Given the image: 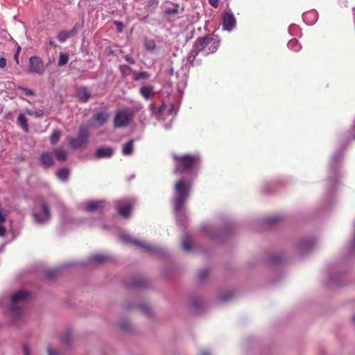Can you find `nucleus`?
Here are the masks:
<instances>
[{
	"mask_svg": "<svg viewBox=\"0 0 355 355\" xmlns=\"http://www.w3.org/2000/svg\"><path fill=\"white\" fill-rule=\"evenodd\" d=\"M191 186L192 182L185 178L180 179L175 184L173 209L176 216L177 223L179 225H184L187 223V218L184 214V207L189 198Z\"/></svg>",
	"mask_w": 355,
	"mask_h": 355,
	"instance_id": "1",
	"label": "nucleus"
},
{
	"mask_svg": "<svg viewBox=\"0 0 355 355\" xmlns=\"http://www.w3.org/2000/svg\"><path fill=\"white\" fill-rule=\"evenodd\" d=\"M176 162L175 171L184 173L195 169L200 164V159L198 155L186 154L182 156L174 155Z\"/></svg>",
	"mask_w": 355,
	"mask_h": 355,
	"instance_id": "2",
	"label": "nucleus"
},
{
	"mask_svg": "<svg viewBox=\"0 0 355 355\" xmlns=\"http://www.w3.org/2000/svg\"><path fill=\"white\" fill-rule=\"evenodd\" d=\"M29 297L30 293L24 291H19L11 296L9 309L14 318L17 319L22 315V305Z\"/></svg>",
	"mask_w": 355,
	"mask_h": 355,
	"instance_id": "3",
	"label": "nucleus"
},
{
	"mask_svg": "<svg viewBox=\"0 0 355 355\" xmlns=\"http://www.w3.org/2000/svg\"><path fill=\"white\" fill-rule=\"evenodd\" d=\"M220 40L217 35H208L205 37L199 38L195 42V48L198 51H202L204 55L216 51L219 46Z\"/></svg>",
	"mask_w": 355,
	"mask_h": 355,
	"instance_id": "4",
	"label": "nucleus"
},
{
	"mask_svg": "<svg viewBox=\"0 0 355 355\" xmlns=\"http://www.w3.org/2000/svg\"><path fill=\"white\" fill-rule=\"evenodd\" d=\"M120 239L123 243H132L146 252L155 253L159 255H164L166 254V251L164 248L133 239L130 235L126 234H121Z\"/></svg>",
	"mask_w": 355,
	"mask_h": 355,
	"instance_id": "5",
	"label": "nucleus"
},
{
	"mask_svg": "<svg viewBox=\"0 0 355 355\" xmlns=\"http://www.w3.org/2000/svg\"><path fill=\"white\" fill-rule=\"evenodd\" d=\"M33 218L37 224H44L50 220L49 209L44 201L42 200L40 205L33 212Z\"/></svg>",
	"mask_w": 355,
	"mask_h": 355,
	"instance_id": "6",
	"label": "nucleus"
},
{
	"mask_svg": "<svg viewBox=\"0 0 355 355\" xmlns=\"http://www.w3.org/2000/svg\"><path fill=\"white\" fill-rule=\"evenodd\" d=\"M89 132L85 125H81L78 135L76 137H69V141L71 148H78L86 144L89 140Z\"/></svg>",
	"mask_w": 355,
	"mask_h": 355,
	"instance_id": "7",
	"label": "nucleus"
},
{
	"mask_svg": "<svg viewBox=\"0 0 355 355\" xmlns=\"http://www.w3.org/2000/svg\"><path fill=\"white\" fill-rule=\"evenodd\" d=\"M134 117V113L130 110H121L116 113L114 125L116 128H123L128 125Z\"/></svg>",
	"mask_w": 355,
	"mask_h": 355,
	"instance_id": "8",
	"label": "nucleus"
},
{
	"mask_svg": "<svg viewBox=\"0 0 355 355\" xmlns=\"http://www.w3.org/2000/svg\"><path fill=\"white\" fill-rule=\"evenodd\" d=\"M135 203V200L132 198H124L116 202V208L123 218H127L129 217Z\"/></svg>",
	"mask_w": 355,
	"mask_h": 355,
	"instance_id": "9",
	"label": "nucleus"
},
{
	"mask_svg": "<svg viewBox=\"0 0 355 355\" xmlns=\"http://www.w3.org/2000/svg\"><path fill=\"white\" fill-rule=\"evenodd\" d=\"M236 24V17L230 8H227L222 14L223 29L227 31H231Z\"/></svg>",
	"mask_w": 355,
	"mask_h": 355,
	"instance_id": "10",
	"label": "nucleus"
},
{
	"mask_svg": "<svg viewBox=\"0 0 355 355\" xmlns=\"http://www.w3.org/2000/svg\"><path fill=\"white\" fill-rule=\"evenodd\" d=\"M45 67L42 60L37 56H32L29 59V69L31 73L42 74L44 72Z\"/></svg>",
	"mask_w": 355,
	"mask_h": 355,
	"instance_id": "11",
	"label": "nucleus"
},
{
	"mask_svg": "<svg viewBox=\"0 0 355 355\" xmlns=\"http://www.w3.org/2000/svg\"><path fill=\"white\" fill-rule=\"evenodd\" d=\"M108 119V114L105 112H100L92 116L89 120L91 126L98 128L103 125Z\"/></svg>",
	"mask_w": 355,
	"mask_h": 355,
	"instance_id": "12",
	"label": "nucleus"
},
{
	"mask_svg": "<svg viewBox=\"0 0 355 355\" xmlns=\"http://www.w3.org/2000/svg\"><path fill=\"white\" fill-rule=\"evenodd\" d=\"M177 107L173 103H170L168 105L164 104L159 107L157 112V115L158 116H162L165 114L175 115L177 113Z\"/></svg>",
	"mask_w": 355,
	"mask_h": 355,
	"instance_id": "13",
	"label": "nucleus"
},
{
	"mask_svg": "<svg viewBox=\"0 0 355 355\" xmlns=\"http://www.w3.org/2000/svg\"><path fill=\"white\" fill-rule=\"evenodd\" d=\"M105 206L104 201L102 200H91L85 203L84 209L87 211H94L101 209Z\"/></svg>",
	"mask_w": 355,
	"mask_h": 355,
	"instance_id": "14",
	"label": "nucleus"
},
{
	"mask_svg": "<svg viewBox=\"0 0 355 355\" xmlns=\"http://www.w3.org/2000/svg\"><path fill=\"white\" fill-rule=\"evenodd\" d=\"M78 33V25L76 24L69 31H61L58 35V40L60 42H64L68 38L73 37Z\"/></svg>",
	"mask_w": 355,
	"mask_h": 355,
	"instance_id": "15",
	"label": "nucleus"
},
{
	"mask_svg": "<svg viewBox=\"0 0 355 355\" xmlns=\"http://www.w3.org/2000/svg\"><path fill=\"white\" fill-rule=\"evenodd\" d=\"M113 155V150L109 147H102L96 149L95 155L98 158H109Z\"/></svg>",
	"mask_w": 355,
	"mask_h": 355,
	"instance_id": "16",
	"label": "nucleus"
},
{
	"mask_svg": "<svg viewBox=\"0 0 355 355\" xmlns=\"http://www.w3.org/2000/svg\"><path fill=\"white\" fill-rule=\"evenodd\" d=\"M40 161L42 164L47 168L50 167L53 164V158L51 153L46 152L41 155Z\"/></svg>",
	"mask_w": 355,
	"mask_h": 355,
	"instance_id": "17",
	"label": "nucleus"
},
{
	"mask_svg": "<svg viewBox=\"0 0 355 355\" xmlns=\"http://www.w3.org/2000/svg\"><path fill=\"white\" fill-rule=\"evenodd\" d=\"M140 94L146 100L150 99L154 94L153 88L150 86H144L140 88Z\"/></svg>",
	"mask_w": 355,
	"mask_h": 355,
	"instance_id": "18",
	"label": "nucleus"
},
{
	"mask_svg": "<svg viewBox=\"0 0 355 355\" xmlns=\"http://www.w3.org/2000/svg\"><path fill=\"white\" fill-rule=\"evenodd\" d=\"M192 239L190 235L185 234L182 239V246L184 250L189 251L192 248Z\"/></svg>",
	"mask_w": 355,
	"mask_h": 355,
	"instance_id": "19",
	"label": "nucleus"
},
{
	"mask_svg": "<svg viewBox=\"0 0 355 355\" xmlns=\"http://www.w3.org/2000/svg\"><path fill=\"white\" fill-rule=\"evenodd\" d=\"M108 257L103 254H95L91 256L90 262L94 264H99L105 262Z\"/></svg>",
	"mask_w": 355,
	"mask_h": 355,
	"instance_id": "20",
	"label": "nucleus"
},
{
	"mask_svg": "<svg viewBox=\"0 0 355 355\" xmlns=\"http://www.w3.org/2000/svg\"><path fill=\"white\" fill-rule=\"evenodd\" d=\"M133 143L134 140L131 139L128 142L125 143L122 146V153L124 155H130L133 151Z\"/></svg>",
	"mask_w": 355,
	"mask_h": 355,
	"instance_id": "21",
	"label": "nucleus"
},
{
	"mask_svg": "<svg viewBox=\"0 0 355 355\" xmlns=\"http://www.w3.org/2000/svg\"><path fill=\"white\" fill-rule=\"evenodd\" d=\"M90 96L91 94L85 87L80 89L78 92V98L82 102H87L89 99Z\"/></svg>",
	"mask_w": 355,
	"mask_h": 355,
	"instance_id": "22",
	"label": "nucleus"
},
{
	"mask_svg": "<svg viewBox=\"0 0 355 355\" xmlns=\"http://www.w3.org/2000/svg\"><path fill=\"white\" fill-rule=\"evenodd\" d=\"M54 153L58 160L60 162L66 160L68 153L65 149L58 148L54 150Z\"/></svg>",
	"mask_w": 355,
	"mask_h": 355,
	"instance_id": "23",
	"label": "nucleus"
},
{
	"mask_svg": "<svg viewBox=\"0 0 355 355\" xmlns=\"http://www.w3.org/2000/svg\"><path fill=\"white\" fill-rule=\"evenodd\" d=\"M17 122L19 123V125H20V127L25 131V132H28V121H27V119L26 118V116L22 114H20L19 116H18V118H17Z\"/></svg>",
	"mask_w": 355,
	"mask_h": 355,
	"instance_id": "24",
	"label": "nucleus"
},
{
	"mask_svg": "<svg viewBox=\"0 0 355 355\" xmlns=\"http://www.w3.org/2000/svg\"><path fill=\"white\" fill-rule=\"evenodd\" d=\"M69 173V171L66 168H63L57 172V176L59 180L66 181L68 179Z\"/></svg>",
	"mask_w": 355,
	"mask_h": 355,
	"instance_id": "25",
	"label": "nucleus"
},
{
	"mask_svg": "<svg viewBox=\"0 0 355 355\" xmlns=\"http://www.w3.org/2000/svg\"><path fill=\"white\" fill-rule=\"evenodd\" d=\"M182 10H180L178 6H175L173 8H169L165 10L164 15L171 16L179 15L182 12Z\"/></svg>",
	"mask_w": 355,
	"mask_h": 355,
	"instance_id": "26",
	"label": "nucleus"
},
{
	"mask_svg": "<svg viewBox=\"0 0 355 355\" xmlns=\"http://www.w3.org/2000/svg\"><path fill=\"white\" fill-rule=\"evenodd\" d=\"M288 47L296 52L299 51L301 49V45L295 39L291 40L288 42Z\"/></svg>",
	"mask_w": 355,
	"mask_h": 355,
	"instance_id": "27",
	"label": "nucleus"
},
{
	"mask_svg": "<svg viewBox=\"0 0 355 355\" xmlns=\"http://www.w3.org/2000/svg\"><path fill=\"white\" fill-rule=\"evenodd\" d=\"M69 55L67 53H64L62 52L60 53L59 54V59H58V65L59 66H64L69 62Z\"/></svg>",
	"mask_w": 355,
	"mask_h": 355,
	"instance_id": "28",
	"label": "nucleus"
},
{
	"mask_svg": "<svg viewBox=\"0 0 355 355\" xmlns=\"http://www.w3.org/2000/svg\"><path fill=\"white\" fill-rule=\"evenodd\" d=\"M6 220V216L2 213L1 211H0V236H4L6 233V230L5 227L3 226V223Z\"/></svg>",
	"mask_w": 355,
	"mask_h": 355,
	"instance_id": "29",
	"label": "nucleus"
},
{
	"mask_svg": "<svg viewBox=\"0 0 355 355\" xmlns=\"http://www.w3.org/2000/svg\"><path fill=\"white\" fill-rule=\"evenodd\" d=\"M199 52H202V51H198L196 49L194 45L193 50L190 51L187 56V62L191 64Z\"/></svg>",
	"mask_w": 355,
	"mask_h": 355,
	"instance_id": "30",
	"label": "nucleus"
},
{
	"mask_svg": "<svg viewBox=\"0 0 355 355\" xmlns=\"http://www.w3.org/2000/svg\"><path fill=\"white\" fill-rule=\"evenodd\" d=\"M26 113L30 116H33L37 118L42 117L44 114V112L42 110H26Z\"/></svg>",
	"mask_w": 355,
	"mask_h": 355,
	"instance_id": "31",
	"label": "nucleus"
},
{
	"mask_svg": "<svg viewBox=\"0 0 355 355\" xmlns=\"http://www.w3.org/2000/svg\"><path fill=\"white\" fill-rule=\"evenodd\" d=\"M17 89L21 91L26 96H35V92L32 89H28L27 87L19 85V86H17Z\"/></svg>",
	"mask_w": 355,
	"mask_h": 355,
	"instance_id": "32",
	"label": "nucleus"
},
{
	"mask_svg": "<svg viewBox=\"0 0 355 355\" xmlns=\"http://www.w3.org/2000/svg\"><path fill=\"white\" fill-rule=\"evenodd\" d=\"M60 135H61V134H60V131L54 130L50 137V141H51V144H56L58 141V140L60 139Z\"/></svg>",
	"mask_w": 355,
	"mask_h": 355,
	"instance_id": "33",
	"label": "nucleus"
},
{
	"mask_svg": "<svg viewBox=\"0 0 355 355\" xmlns=\"http://www.w3.org/2000/svg\"><path fill=\"white\" fill-rule=\"evenodd\" d=\"M150 77L149 74L146 71H141L138 73H136L133 79L135 81H138L141 79H148Z\"/></svg>",
	"mask_w": 355,
	"mask_h": 355,
	"instance_id": "34",
	"label": "nucleus"
},
{
	"mask_svg": "<svg viewBox=\"0 0 355 355\" xmlns=\"http://www.w3.org/2000/svg\"><path fill=\"white\" fill-rule=\"evenodd\" d=\"M311 245H312V242L311 241L304 240L300 243L299 248L302 250L306 251V250H308L311 248Z\"/></svg>",
	"mask_w": 355,
	"mask_h": 355,
	"instance_id": "35",
	"label": "nucleus"
},
{
	"mask_svg": "<svg viewBox=\"0 0 355 355\" xmlns=\"http://www.w3.org/2000/svg\"><path fill=\"white\" fill-rule=\"evenodd\" d=\"M343 155L340 152L335 153L331 159V167L333 168V165L336 164L342 157Z\"/></svg>",
	"mask_w": 355,
	"mask_h": 355,
	"instance_id": "36",
	"label": "nucleus"
},
{
	"mask_svg": "<svg viewBox=\"0 0 355 355\" xmlns=\"http://www.w3.org/2000/svg\"><path fill=\"white\" fill-rule=\"evenodd\" d=\"M120 70L123 76H128L131 73V68L128 65H121Z\"/></svg>",
	"mask_w": 355,
	"mask_h": 355,
	"instance_id": "37",
	"label": "nucleus"
},
{
	"mask_svg": "<svg viewBox=\"0 0 355 355\" xmlns=\"http://www.w3.org/2000/svg\"><path fill=\"white\" fill-rule=\"evenodd\" d=\"M155 43L153 40H146L145 47L148 51H153L155 49Z\"/></svg>",
	"mask_w": 355,
	"mask_h": 355,
	"instance_id": "38",
	"label": "nucleus"
},
{
	"mask_svg": "<svg viewBox=\"0 0 355 355\" xmlns=\"http://www.w3.org/2000/svg\"><path fill=\"white\" fill-rule=\"evenodd\" d=\"M309 16H313V17L312 22H314L317 19V14L314 11L304 13L303 15V18L304 20H306Z\"/></svg>",
	"mask_w": 355,
	"mask_h": 355,
	"instance_id": "39",
	"label": "nucleus"
},
{
	"mask_svg": "<svg viewBox=\"0 0 355 355\" xmlns=\"http://www.w3.org/2000/svg\"><path fill=\"white\" fill-rule=\"evenodd\" d=\"M203 229L205 230V232H207V234L209 236H210L211 237L215 238V237L217 236L216 234H213L212 232H211L212 231V230H211V227L209 225H207V226L203 227Z\"/></svg>",
	"mask_w": 355,
	"mask_h": 355,
	"instance_id": "40",
	"label": "nucleus"
},
{
	"mask_svg": "<svg viewBox=\"0 0 355 355\" xmlns=\"http://www.w3.org/2000/svg\"><path fill=\"white\" fill-rule=\"evenodd\" d=\"M208 275V270L206 269L202 270L198 275L200 280L204 279Z\"/></svg>",
	"mask_w": 355,
	"mask_h": 355,
	"instance_id": "41",
	"label": "nucleus"
},
{
	"mask_svg": "<svg viewBox=\"0 0 355 355\" xmlns=\"http://www.w3.org/2000/svg\"><path fill=\"white\" fill-rule=\"evenodd\" d=\"M24 355H31V349L28 345L23 347Z\"/></svg>",
	"mask_w": 355,
	"mask_h": 355,
	"instance_id": "42",
	"label": "nucleus"
},
{
	"mask_svg": "<svg viewBox=\"0 0 355 355\" xmlns=\"http://www.w3.org/2000/svg\"><path fill=\"white\" fill-rule=\"evenodd\" d=\"M114 24L116 26L118 31L119 32H121L123 31V23L121 21H115Z\"/></svg>",
	"mask_w": 355,
	"mask_h": 355,
	"instance_id": "43",
	"label": "nucleus"
},
{
	"mask_svg": "<svg viewBox=\"0 0 355 355\" xmlns=\"http://www.w3.org/2000/svg\"><path fill=\"white\" fill-rule=\"evenodd\" d=\"M7 61L4 58H0V68L3 69L6 67Z\"/></svg>",
	"mask_w": 355,
	"mask_h": 355,
	"instance_id": "44",
	"label": "nucleus"
},
{
	"mask_svg": "<svg viewBox=\"0 0 355 355\" xmlns=\"http://www.w3.org/2000/svg\"><path fill=\"white\" fill-rule=\"evenodd\" d=\"M350 248L352 251H355V222H354V234L353 236V239L350 244Z\"/></svg>",
	"mask_w": 355,
	"mask_h": 355,
	"instance_id": "45",
	"label": "nucleus"
},
{
	"mask_svg": "<svg viewBox=\"0 0 355 355\" xmlns=\"http://www.w3.org/2000/svg\"><path fill=\"white\" fill-rule=\"evenodd\" d=\"M218 1L219 0H209V3L214 8H217L218 6Z\"/></svg>",
	"mask_w": 355,
	"mask_h": 355,
	"instance_id": "46",
	"label": "nucleus"
},
{
	"mask_svg": "<svg viewBox=\"0 0 355 355\" xmlns=\"http://www.w3.org/2000/svg\"><path fill=\"white\" fill-rule=\"evenodd\" d=\"M124 58L129 63H131V64H134L135 63V60L132 58H131V57H130L128 55H125L124 57Z\"/></svg>",
	"mask_w": 355,
	"mask_h": 355,
	"instance_id": "47",
	"label": "nucleus"
},
{
	"mask_svg": "<svg viewBox=\"0 0 355 355\" xmlns=\"http://www.w3.org/2000/svg\"><path fill=\"white\" fill-rule=\"evenodd\" d=\"M48 354L49 355H59V354L55 350L51 348L48 349Z\"/></svg>",
	"mask_w": 355,
	"mask_h": 355,
	"instance_id": "48",
	"label": "nucleus"
},
{
	"mask_svg": "<svg viewBox=\"0 0 355 355\" xmlns=\"http://www.w3.org/2000/svg\"><path fill=\"white\" fill-rule=\"evenodd\" d=\"M7 301V299L6 297L2 296L0 297V306H3V304Z\"/></svg>",
	"mask_w": 355,
	"mask_h": 355,
	"instance_id": "49",
	"label": "nucleus"
},
{
	"mask_svg": "<svg viewBox=\"0 0 355 355\" xmlns=\"http://www.w3.org/2000/svg\"><path fill=\"white\" fill-rule=\"evenodd\" d=\"M20 49H21L20 46H18V51H17V52L15 54V60H16L17 63H18V62H19V60H18V56H19V55H19V51H20Z\"/></svg>",
	"mask_w": 355,
	"mask_h": 355,
	"instance_id": "50",
	"label": "nucleus"
},
{
	"mask_svg": "<svg viewBox=\"0 0 355 355\" xmlns=\"http://www.w3.org/2000/svg\"><path fill=\"white\" fill-rule=\"evenodd\" d=\"M200 355H211L210 352L207 351V350H202L201 352H200Z\"/></svg>",
	"mask_w": 355,
	"mask_h": 355,
	"instance_id": "51",
	"label": "nucleus"
},
{
	"mask_svg": "<svg viewBox=\"0 0 355 355\" xmlns=\"http://www.w3.org/2000/svg\"><path fill=\"white\" fill-rule=\"evenodd\" d=\"M191 304H192V306H198V302L197 300H194L191 302Z\"/></svg>",
	"mask_w": 355,
	"mask_h": 355,
	"instance_id": "52",
	"label": "nucleus"
},
{
	"mask_svg": "<svg viewBox=\"0 0 355 355\" xmlns=\"http://www.w3.org/2000/svg\"><path fill=\"white\" fill-rule=\"evenodd\" d=\"M173 73H174L173 69V68H171V69H169V71H168V73H169L170 75H173Z\"/></svg>",
	"mask_w": 355,
	"mask_h": 355,
	"instance_id": "53",
	"label": "nucleus"
},
{
	"mask_svg": "<svg viewBox=\"0 0 355 355\" xmlns=\"http://www.w3.org/2000/svg\"><path fill=\"white\" fill-rule=\"evenodd\" d=\"M170 128H171V125H166L165 126V128H166V129H169Z\"/></svg>",
	"mask_w": 355,
	"mask_h": 355,
	"instance_id": "54",
	"label": "nucleus"
},
{
	"mask_svg": "<svg viewBox=\"0 0 355 355\" xmlns=\"http://www.w3.org/2000/svg\"><path fill=\"white\" fill-rule=\"evenodd\" d=\"M353 129H354V131H355V121H354V123Z\"/></svg>",
	"mask_w": 355,
	"mask_h": 355,
	"instance_id": "55",
	"label": "nucleus"
},
{
	"mask_svg": "<svg viewBox=\"0 0 355 355\" xmlns=\"http://www.w3.org/2000/svg\"><path fill=\"white\" fill-rule=\"evenodd\" d=\"M334 280H331V282H329L330 284H334Z\"/></svg>",
	"mask_w": 355,
	"mask_h": 355,
	"instance_id": "56",
	"label": "nucleus"
},
{
	"mask_svg": "<svg viewBox=\"0 0 355 355\" xmlns=\"http://www.w3.org/2000/svg\"><path fill=\"white\" fill-rule=\"evenodd\" d=\"M50 44L51 45H54L53 42H50Z\"/></svg>",
	"mask_w": 355,
	"mask_h": 355,
	"instance_id": "57",
	"label": "nucleus"
},
{
	"mask_svg": "<svg viewBox=\"0 0 355 355\" xmlns=\"http://www.w3.org/2000/svg\"><path fill=\"white\" fill-rule=\"evenodd\" d=\"M353 320L355 322V315L353 318Z\"/></svg>",
	"mask_w": 355,
	"mask_h": 355,
	"instance_id": "58",
	"label": "nucleus"
}]
</instances>
